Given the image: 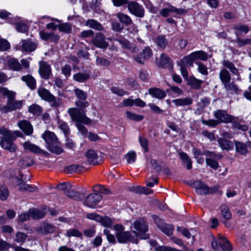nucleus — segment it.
<instances>
[{
  "label": "nucleus",
  "instance_id": "1",
  "mask_svg": "<svg viewBox=\"0 0 251 251\" xmlns=\"http://www.w3.org/2000/svg\"><path fill=\"white\" fill-rule=\"evenodd\" d=\"M113 229L115 231L116 238L120 243H126L127 242L138 243V239L134 238L130 232L125 231V227L122 225L116 224L114 226Z\"/></svg>",
  "mask_w": 251,
  "mask_h": 251
},
{
  "label": "nucleus",
  "instance_id": "2",
  "mask_svg": "<svg viewBox=\"0 0 251 251\" xmlns=\"http://www.w3.org/2000/svg\"><path fill=\"white\" fill-rule=\"evenodd\" d=\"M0 134L2 135L0 141L1 147L10 152L15 151L17 147L12 142L14 140L11 139L13 136L8 133V129L4 127H1L0 128Z\"/></svg>",
  "mask_w": 251,
  "mask_h": 251
},
{
  "label": "nucleus",
  "instance_id": "3",
  "mask_svg": "<svg viewBox=\"0 0 251 251\" xmlns=\"http://www.w3.org/2000/svg\"><path fill=\"white\" fill-rule=\"evenodd\" d=\"M68 113L73 121L82 123L85 125L91 123V120L86 116V111L84 109L70 108L68 110Z\"/></svg>",
  "mask_w": 251,
  "mask_h": 251
},
{
  "label": "nucleus",
  "instance_id": "4",
  "mask_svg": "<svg viewBox=\"0 0 251 251\" xmlns=\"http://www.w3.org/2000/svg\"><path fill=\"white\" fill-rule=\"evenodd\" d=\"M133 226L135 230L133 232L136 236H139L142 239H147L149 238V235L146 234L148 227L145 222L143 219H138L133 223Z\"/></svg>",
  "mask_w": 251,
  "mask_h": 251
},
{
  "label": "nucleus",
  "instance_id": "5",
  "mask_svg": "<svg viewBox=\"0 0 251 251\" xmlns=\"http://www.w3.org/2000/svg\"><path fill=\"white\" fill-rule=\"evenodd\" d=\"M189 185L194 187L196 190L197 193L200 195L213 194L218 189L216 187H209L207 185L199 180L191 182Z\"/></svg>",
  "mask_w": 251,
  "mask_h": 251
},
{
  "label": "nucleus",
  "instance_id": "6",
  "mask_svg": "<svg viewBox=\"0 0 251 251\" xmlns=\"http://www.w3.org/2000/svg\"><path fill=\"white\" fill-rule=\"evenodd\" d=\"M129 13L136 17L142 18L145 16V10L143 5L137 2L131 1L127 6Z\"/></svg>",
  "mask_w": 251,
  "mask_h": 251
},
{
  "label": "nucleus",
  "instance_id": "7",
  "mask_svg": "<svg viewBox=\"0 0 251 251\" xmlns=\"http://www.w3.org/2000/svg\"><path fill=\"white\" fill-rule=\"evenodd\" d=\"M23 105V100H16L15 99L7 101L6 104L0 108V111L3 113H8L20 109Z\"/></svg>",
  "mask_w": 251,
  "mask_h": 251
},
{
  "label": "nucleus",
  "instance_id": "8",
  "mask_svg": "<svg viewBox=\"0 0 251 251\" xmlns=\"http://www.w3.org/2000/svg\"><path fill=\"white\" fill-rule=\"evenodd\" d=\"M26 181V179L25 176L22 174L20 175L16 178L15 183L16 185L19 186V190L21 191H34L36 189V188L26 184L25 182Z\"/></svg>",
  "mask_w": 251,
  "mask_h": 251
},
{
  "label": "nucleus",
  "instance_id": "9",
  "mask_svg": "<svg viewBox=\"0 0 251 251\" xmlns=\"http://www.w3.org/2000/svg\"><path fill=\"white\" fill-rule=\"evenodd\" d=\"M101 199L102 197L100 194H91L86 197L83 204L88 207L94 208L96 207Z\"/></svg>",
  "mask_w": 251,
  "mask_h": 251
},
{
  "label": "nucleus",
  "instance_id": "10",
  "mask_svg": "<svg viewBox=\"0 0 251 251\" xmlns=\"http://www.w3.org/2000/svg\"><path fill=\"white\" fill-rule=\"evenodd\" d=\"M38 72L41 77L44 79H49L52 74L50 65L45 61L39 62Z\"/></svg>",
  "mask_w": 251,
  "mask_h": 251
},
{
  "label": "nucleus",
  "instance_id": "11",
  "mask_svg": "<svg viewBox=\"0 0 251 251\" xmlns=\"http://www.w3.org/2000/svg\"><path fill=\"white\" fill-rule=\"evenodd\" d=\"M215 118L218 121L219 124L221 123H231L233 121V117L227 114L226 111L219 109L214 113Z\"/></svg>",
  "mask_w": 251,
  "mask_h": 251
},
{
  "label": "nucleus",
  "instance_id": "12",
  "mask_svg": "<svg viewBox=\"0 0 251 251\" xmlns=\"http://www.w3.org/2000/svg\"><path fill=\"white\" fill-rule=\"evenodd\" d=\"M187 12V11L183 8H177L172 5H170L168 7L162 9L159 11V14L163 17H167L170 15L171 13H175L177 15L184 14Z\"/></svg>",
  "mask_w": 251,
  "mask_h": 251
},
{
  "label": "nucleus",
  "instance_id": "13",
  "mask_svg": "<svg viewBox=\"0 0 251 251\" xmlns=\"http://www.w3.org/2000/svg\"><path fill=\"white\" fill-rule=\"evenodd\" d=\"M92 44L96 47L100 49H106L108 46V43L106 41L105 36L101 33L97 34L92 40Z\"/></svg>",
  "mask_w": 251,
  "mask_h": 251
},
{
  "label": "nucleus",
  "instance_id": "14",
  "mask_svg": "<svg viewBox=\"0 0 251 251\" xmlns=\"http://www.w3.org/2000/svg\"><path fill=\"white\" fill-rule=\"evenodd\" d=\"M57 227L53 224L48 223H43L36 231L41 234H51L55 232Z\"/></svg>",
  "mask_w": 251,
  "mask_h": 251
},
{
  "label": "nucleus",
  "instance_id": "15",
  "mask_svg": "<svg viewBox=\"0 0 251 251\" xmlns=\"http://www.w3.org/2000/svg\"><path fill=\"white\" fill-rule=\"evenodd\" d=\"M193 152L195 158H198L201 155H204L207 157H213L216 159H221L223 156L221 154L216 153L214 152H212L209 151H204L201 152L200 150H197L195 148L193 149Z\"/></svg>",
  "mask_w": 251,
  "mask_h": 251
},
{
  "label": "nucleus",
  "instance_id": "16",
  "mask_svg": "<svg viewBox=\"0 0 251 251\" xmlns=\"http://www.w3.org/2000/svg\"><path fill=\"white\" fill-rule=\"evenodd\" d=\"M17 125L25 135H31L33 133V126L29 121L23 120L20 121L18 123Z\"/></svg>",
  "mask_w": 251,
  "mask_h": 251
},
{
  "label": "nucleus",
  "instance_id": "17",
  "mask_svg": "<svg viewBox=\"0 0 251 251\" xmlns=\"http://www.w3.org/2000/svg\"><path fill=\"white\" fill-rule=\"evenodd\" d=\"M148 93L153 98L159 100L163 99L166 96V94L164 90L156 87L150 88Z\"/></svg>",
  "mask_w": 251,
  "mask_h": 251
},
{
  "label": "nucleus",
  "instance_id": "18",
  "mask_svg": "<svg viewBox=\"0 0 251 251\" xmlns=\"http://www.w3.org/2000/svg\"><path fill=\"white\" fill-rule=\"evenodd\" d=\"M21 44L23 50L25 51H33L37 48V45L29 40H23Z\"/></svg>",
  "mask_w": 251,
  "mask_h": 251
},
{
  "label": "nucleus",
  "instance_id": "19",
  "mask_svg": "<svg viewBox=\"0 0 251 251\" xmlns=\"http://www.w3.org/2000/svg\"><path fill=\"white\" fill-rule=\"evenodd\" d=\"M42 138L47 144V146L51 144L55 143L58 141V138L53 132L50 131H46L42 134Z\"/></svg>",
  "mask_w": 251,
  "mask_h": 251
},
{
  "label": "nucleus",
  "instance_id": "20",
  "mask_svg": "<svg viewBox=\"0 0 251 251\" xmlns=\"http://www.w3.org/2000/svg\"><path fill=\"white\" fill-rule=\"evenodd\" d=\"M217 141L219 147L222 150L228 151L233 149V144L230 140H228L223 138H219Z\"/></svg>",
  "mask_w": 251,
  "mask_h": 251
},
{
  "label": "nucleus",
  "instance_id": "21",
  "mask_svg": "<svg viewBox=\"0 0 251 251\" xmlns=\"http://www.w3.org/2000/svg\"><path fill=\"white\" fill-rule=\"evenodd\" d=\"M23 146L25 150H27L34 153H47L46 151H44L40 149L36 145L32 144L29 141L25 142L23 144Z\"/></svg>",
  "mask_w": 251,
  "mask_h": 251
},
{
  "label": "nucleus",
  "instance_id": "22",
  "mask_svg": "<svg viewBox=\"0 0 251 251\" xmlns=\"http://www.w3.org/2000/svg\"><path fill=\"white\" fill-rule=\"evenodd\" d=\"M21 79L25 82L27 86L31 90H34L36 87L35 79L30 75H24Z\"/></svg>",
  "mask_w": 251,
  "mask_h": 251
},
{
  "label": "nucleus",
  "instance_id": "23",
  "mask_svg": "<svg viewBox=\"0 0 251 251\" xmlns=\"http://www.w3.org/2000/svg\"><path fill=\"white\" fill-rule=\"evenodd\" d=\"M195 61L192 53L184 57L177 62L178 65H184L185 66L192 67L194 62Z\"/></svg>",
  "mask_w": 251,
  "mask_h": 251
},
{
  "label": "nucleus",
  "instance_id": "24",
  "mask_svg": "<svg viewBox=\"0 0 251 251\" xmlns=\"http://www.w3.org/2000/svg\"><path fill=\"white\" fill-rule=\"evenodd\" d=\"M173 102L177 106H185L191 105L193 103V100L190 97H186L174 100Z\"/></svg>",
  "mask_w": 251,
  "mask_h": 251
},
{
  "label": "nucleus",
  "instance_id": "25",
  "mask_svg": "<svg viewBox=\"0 0 251 251\" xmlns=\"http://www.w3.org/2000/svg\"><path fill=\"white\" fill-rule=\"evenodd\" d=\"M235 150L240 154L246 155L248 153V146L247 144L242 142L235 141Z\"/></svg>",
  "mask_w": 251,
  "mask_h": 251
},
{
  "label": "nucleus",
  "instance_id": "26",
  "mask_svg": "<svg viewBox=\"0 0 251 251\" xmlns=\"http://www.w3.org/2000/svg\"><path fill=\"white\" fill-rule=\"evenodd\" d=\"M47 208L43 210L37 209H29L31 217L34 219H39L43 218L46 214Z\"/></svg>",
  "mask_w": 251,
  "mask_h": 251
},
{
  "label": "nucleus",
  "instance_id": "27",
  "mask_svg": "<svg viewBox=\"0 0 251 251\" xmlns=\"http://www.w3.org/2000/svg\"><path fill=\"white\" fill-rule=\"evenodd\" d=\"M86 156L90 163L93 165L98 164V154L95 151L89 150L86 153Z\"/></svg>",
  "mask_w": 251,
  "mask_h": 251
},
{
  "label": "nucleus",
  "instance_id": "28",
  "mask_svg": "<svg viewBox=\"0 0 251 251\" xmlns=\"http://www.w3.org/2000/svg\"><path fill=\"white\" fill-rule=\"evenodd\" d=\"M219 77L224 85L229 82L231 79V76L229 72L225 68H223L220 70L219 72Z\"/></svg>",
  "mask_w": 251,
  "mask_h": 251
},
{
  "label": "nucleus",
  "instance_id": "29",
  "mask_svg": "<svg viewBox=\"0 0 251 251\" xmlns=\"http://www.w3.org/2000/svg\"><path fill=\"white\" fill-rule=\"evenodd\" d=\"M90 78L89 72H81L75 74L73 75V79L78 82H84Z\"/></svg>",
  "mask_w": 251,
  "mask_h": 251
},
{
  "label": "nucleus",
  "instance_id": "30",
  "mask_svg": "<svg viewBox=\"0 0 251 251\" xmlns=\"http://www.w3.org/2000/svg\"><path fill=\"white\" fill-rule=\"evenodd\" d=\"M38 94L42 99L47 101L51 100L50 99L53 98V95L44 88H39L38 90Z\"/></svg>",
  "mask_w": 251,
  "mask_h": 251
},
{
  "label": "nucleus",
  "instance_id": "31",
  "mask_svg": "<svg viewBox=\"0 0 251 251\" xmlns=\"http://www.w3.org/2000/svg\"><path fill=\"white\" fill-rule=\"evenodd\" d=\"M116 17L118 18L119 21L125 25L127 26L133 24L131 18L126 14L120 12L116 14Z\"/></svg>",
  "mask_w": 251,
  "mask_h": 251
},
{
  "label": "nucleus",
  "instance_id": "32",
  "mask_svg": "<svg viewBox=\"0 0 251 251\" xmlns=\"http://www.w3.org/2000/svg\"><path fill=\"white\" fill-rule=\"evenodd\" d=\"M154 42L157 46L161 49H164L168 45V41L163 35L157 36L155 38Z\"/></svg>",
  "mask_w": 251,
  "mask_h": 251
},
{
  "label": "nucleus",
  "instance_id": "33",
  "mask_svg": "<svg viewBox=\"0 0 251 251\" xmlns=\"http://www.w3.org/2000/svg\"><path fill=\"white\" fill-rule=\"evenodd\" d=\"M171 64V60L166 54H162L160 57L159 61L158 62V66L162 67H168Z\"/></svg>",
  "mask_w": 251,
  "mask_h": 251
},
{
  "label": "nucleus",
  "instance_id": "34",
  "mask_svg": "<svg viewBox=\"0 0 251 251\" xmlns=\"http://www.w3.org/2000/svg\"><path fill=\"white\" fill-rule=\"evenodd\" d=\"M27 237L28 236L26 233L18 231L15 234L13 241L14 242L23 245L25 242Z\"/></svg>",
  "mask_w": 251,
  "mask_h": 251
},
{
  "label": "nucleus",
  "instance_id": "35",
  "mask_svg": "<svg viewBox=\"0 0 251 251\" xmlns=\"http://www.w3.org/2000/svg\"><path fill=\"white\" fill-rule=\"evenodd\" d=\"M9 68L13 71H19L22 69V65L18 60L12 58L9 59L7 61Z\"/></svg>",
  "mask_w": 251,
  "mask_h": 251
},
{
  "label": "nucleus",
  "instance_id": "36",
  "mask_svg": "<svg viewBox=\"0 0 251 251\" xmlns=\"http://www.w3.org/2000/svg\"><path fill=\"white\" fill-rule=\"evenodd\" d=\"M0 95L2 96H5L7 98V101H11L15 99L16 93L13 91L9 90L5 87L0 88Z\"/></svg>",
  "mask_w": 251,
  "mask_h": 251
},
{
  "label": "nucleus",
  "instance_id": "37",
  "mask_svg": "<svg viewBox=\"0 0 251 251\" xmlns=\"http://www.w3.org/2000/svg\"><path fill=\"white\" fill-rule=\"evenodd\" d=\"M0 95L2 96H5L7 98V101H11L15 99L16 93L13 91L9 90L5 87L0 88Z\"/></svg>",
  "mask_w": 251,
  "mask_h": 251
},
{
  "label": "nucleus",
  "instance_id": "38",
  "mask_svg": "<svg viewBox=\"0 0 251 251\" xmlns=\"http://www.w3.org/2000/svg\"><path fill=\"white\" fill-rule=\"evenodd\" d=\"M84 169L82 166L76 164L71 165L66 167L64 172L67 174H73L76 172L80 173Z\"/></svg>",
  "mask_w": 251,
  "mask_h": 251
},
{
  "label": "nucleus",
  "instance_id": "39",
  "mask_svg": "<svg viewBox=\"0 0 251 251\" xmlns=\"http://www.w3.org/2000/svg\"><path fill=\"white\" fill-rule=\"evenodd\" d=\"M85 25L91 28L99 31L102 30L103 28L101 24L93 19L88 20L85 23Z\"/></svg>",
  "mask_w": 251,
  "mask_h": 251
},
{
  "label": "nucleus",
  "instance_id": "40",
  "mask_svg": "<svg viewBox=\"0 0 251 251\" xmlns=\"http://www.w3.org/2000/svg\"><path fill=\"white\" fill-rule=\"evenodd\" d=\"M203 81L201 80L197 79L194 76H191L188 80V84L191 87L195 89H199L201 87V85Z\"/></svg>",
  "mask_w": 251,
  "mask_h": 251
},
{
  "label": "nucleus",
  "instance_id": "41",
  "mask_svg": "<svg viewBox=\"0 0 251 251\" xmlns=\"http://www.w3.org/2000/svg\"><path fill=\"white\" fill-rule=\"evenodd\" d=\"M34 163L32 158L25 156L22 157L19 162V166L22 167H26L32 165Z\"/></svg>",
  "mask_w": 251,
  "mask_h": 251
},
{
  "label": "nucleus",
  "instance_id": "42",
  "mask_svg": "<svg viewBox=\"0 0 251 251\" xmlns=\"http://www.w3.org/2000/svg\"><path fill=\"white\" fill-rule=\"evenodd\" d=\"M56 142L55 143H51L47 146V149L52 153L59 154L62 153L64 151Z\"/></svg>",
  "mask_w": 251,
  "mask_h": 251
},
{
  "label": "nucleus",
  "instance_id": "43",
  "mask_svg": "<svg viewBox=\"0 0 251 251\" xmlns=\"http://www.w3.org/2000/svg\"><path fill=\"white\" fill-rule=\"evenodd\" d=\"M115 41L118 42L125 48L127 49L131 50L132 52L136 51V48L135 46L130 44L129 41L125 39H115Z\"/></svg>",
  "mask_w": 251,
  "mask_h": 251
},
{
  "label": "nucleus",
  "instance_id": "44",
  "mask_svg": "<svg viewBox=\"0 0 251 251\" xmlns=\"http://www.w3.org/2000/svg\"><path fill=\"white\" fill-rule=\"evenodd\" d=\"M223 65L225 68L228 69L233 74L237 75H239L238 69L235 67L232 62L228 60H224Z\"/></svg>",
  "mask_w": 251,
  "mask_h": 251
},
{
  "label": "nucleus",
  "instance_id": "45",
  "mask_svg": "<svg viewBox=\"0 0 251 251\" xmlns=\"http://www.w3.org/2000/svg\"><path fill=\"white\" fill-rule=\"evenodd\" d=\"M235 34L237 37L242 33L247 34L249 31V27L246 25H239L234 27Z\"/></svg>",
  "mask_w": 251,
  "mask_h": 251
},
{
  "label": "nucleus",
  "instance_id": "46",
  "mask_svg": "<svg viewBox=\"0 0 251 251\" xmlns=\"http://www.w3.org/2000/svg\"><path fill=\"white\" fill-rule=\"evenodd\" d=\"M66 195L71 198L74 199L76 200H81L83 198L84 196L83 194L79 193L76 191H75L71 188L69 189L67 192H66Z\"/></svg>",
  "mask_w": 251,
  "mask_h": 251
},
{
  "label": "nucleus",
  "instance_id": "47",
  "mask_svg": "<svg viewBox=\"0 0 251 251\" xmlns=\"http://www.w3.org/2000/svg\"><path fill=\"white\" fill-rule=\"evenodd\" d=\"M179 157L182 160L183 163L186 164V167L188 170L192 168V162L188 155L185 152H181L179 154Z\"/></svg>",
  "mask_w": 251,
  "mask_h": 251
},
{
  "label": "nucleus",
  "instance_id": "48",
  "mask_svg": "<svg viewBox=\"0 0 251 251\" xmlns=\"http://www.w3.org/2000/svg\"><path fill=\"white\" fill-rule=\"evenodd\" d=\"M126 115L127 119L136 122L142 121L144 118L142 115L136 114L129 111L126 112Z\"/></svg>",
  "mask_w": 251,
  "mask_h": 251
},
{
  "label": "nucleus",
  "instance_id": "49",
  "mask_svg": "<svg viewBox=\"0 0 251 251\" xmlns=\"http://www.w3.org/2000/svg\"><path fill=\"white\" fill-rule=\"evenodd\" d=\"M159 227L162 232L167 235L172 234L174 229V227L172 225L166 224H162V225H159Z\"/></svg>",
  "mask_w": 251,
  "mask_h": 251
},
{
  "label": "nucleus",
  "instance_id": "50",
  "mask_svg": "<svg viewBox=\"0 0 251 251\" xmlns=\"http://www.w3.org/2000/svg\"><path fill=\"white\" fill-rule=\"evenodd\" d=\"M195 60L197 59L206 61L208 58L207 53L203 50H199L192 52Z\"/></svg>",
  "mask_w": 251,
  "mask_h": 251
},
{
  "label": "nucleus",
  "instance_id": "51",
  "mask_svg": "<svg viewBox=\"0 0 251 251\" xmlns=\"http://www.w3.org/2000/svg\"><path fill=\"white\" fill-rule=\"evenodd\" d=\"M220 210L221 214L225 219L227 220L231 218V214L228 206L222 205L220 207Z\"/></svg>",
  "mask_w": 251,
  "mask_h": 251
},
{
  "label": "nucleus",
  "instance_id": "52",
  "mask_svg": "<svg viewBox=\"0 0 251 251\" xmlns=\"http://www.w3.org/2000/svg\"><path fill=\"white\" fill-rule=\"evenodd\" d=\"M9 195V192L7 186L2 185L0 186V200L4 201L7 200Z\"/></svg>",
  "mask_w": 251,
  "mask_h": 251
},
{
  "label": "nucleus",
  "instance_id": "53",
  "mask_svg": "<svg viewBox=\"0 0 251 251\" xmlns=\"http://www.w3.org/2000/svg\"><path fill=\"white\" fill-rule=\"evenodd\" d=\"M65 235L66 237L69 238L71 237H81L82 235L80 231L75 228L68 229Z\"/></svg>",
  "mask_w": 251,
  "mask_h": 251
},
{
  "label": "nucleus",
  "instance_id": "54",
  "mask_svg": "<svg viewBox=\"0 0 251 251\" xmlns=\"http://www.w3.org/2000/svg\"><path fill=\"white\" fill-rule=\"evenodd\" d=\"M28 111L30 113L35 115H39L42 113V108L38 104H32L28 107Z\"/></svg>",
  "mask_w": 251,
  "mask_h": 251
},
{
  "label": "nucleus",
  "instance_id": "55",
  "mask_svg": "<svg viewBox=\"0 0 251 251\" xmlns=\"http://www.w3.org/2000/svg\"><path fill=\"white\" fill-rule=\"evenodd\" d=\"M74 93L77 99L81 100H86L87 98V93L83 90L75 88L74 89Z\"/></svg>",
  "mask_w": 251,
  "mask_h": 251
},
{
  "label": "nucleus",
  "instance_id": "56",
  "mask_svg": "<svg viewBox=\"0 0 251 251\" xmlns=\"http://www.w3.org/2000/svg\"><path fill=\"white\" fill-rule=\"evenodd\" d=\"M58 27L59 31L61 32H64L67 33H70L72 32V25L69 23L60 24Z\"/></svg>",
  "mask_w": 251,
  "mask_h": 251
},
{
  "label": "nucleus",
  "instance_id": "57",
  "mask_svg": "<svg viewBox=\"0 0 251 251\" xmlns=\"http://www.w3.org/2000/svg\"><path fill=\"white\" fill-rule=\"evenodd\" d=\"M103 233L105 235L108 242L112 244H115L116 242L115 235L111 232L108 229H104Z\"/></svg>",
  "mask_w": 251,
  "mask_h": 251
},
{
  "label": "nucleus",
  "instance_id": "58",
  "mask_svg": "<svg viewBox=\"0 0 251 251\" xmlns=\"http://www.w3.org/2000/svg\"><path fill=\"white\" fill-rule=\"evenodd\" d=\"M216 160V159H214L213 157H208L206 158L205 161L207 165L210 166L211 168L214 170H216L219 167V164Z\"/></svg>",
  "mask_w": 251,
  "mask_h": 251
},
{
  "label": "nucleus",
  "instance_id": "59",
  "mask_svg": "<svg viewBox=\"0 0 251 251\" xmlns=\"http://www.w3.org/2000/svg\"><path fill=\"white\" fill-rule=\"evenodd\" d=\"M58 125L59 128L64 132L65 135H67L70 133L69 126L66 122L58 120Z\"/></svg>",
  "mask_w": 251,
  "mask_h": 251
},
{
  "label": "nucleus",
  "instance_id": "60",
  "mask_svg": "<svg viewBox=\"0 0 251 251\" xmlns=\"http://www.w3.org/2000/svg\"><path fill=\"white\" fill-rule=\"evenodd\" d=\"M226 90L230 91L233 93H237L239 91V89L237 86L234 83H227L224 85Z\"/></svg>",
  "mask_w": 251,
  "mask_h": 251
},
{
  "label": "nucleus",
  "instance_id": "61",
  "mask_svg": "<svg viewBox=\"0 0 251 251\" xmlns=\"http://www.w3.org/2000/svg\"><path fill=\"white\" fill-rule=\"evenodd\" d=\"M196 64L198 66L197 69L200 73L204 75L208 74L207 68L205 65L200 62H196Z\"/></svg>",
  "mask_w": 251,
  "mask_h": 251
},
{
  "label": "nucleus",
  "instance_id": "62",
  "mask_svg": "<svg viewBox=\"0 0 251 251\" xmlns=\"http://www.w3.org/2000/svg\"><path fill=\"white\" fill-rule=\"evenodd\" d=\"M16 28L18 32L24 33L28 30V27L23 22H18L16 24Z\"/></svg>",
  "mask_w": 251,
  "mask_h": 251
},
{
  "label": "nucleus",
  "instance_id": "63",
  "mask_svg": "<svg viewBox=\"0 0 251 251\" xmlns=\"http://www.w3.org/2000/svg\"><path fill=\"white\" fill-rule=\"evenodd\" d=\"M236 41L239 47H242L249 44H251V38L242 39L240 37H237Z\"/></svg>",
  "mask_w": 251,
  "mask_h": 251
},
{
  "label": "nucleus",
  "instance_id": "64",
  "mask_svg": "<svg viewBox=\"0 0 251 251\" xmlns=\"http://www.w3.org/2000/svg\"><path fill=\"white\" fill-rule=\"evenodd\" d=\"M10 247V243L0 238V251H9Z\"/></svg>",
  "mask_w": 251,
  "mask_h": 251
}]
</instances>
